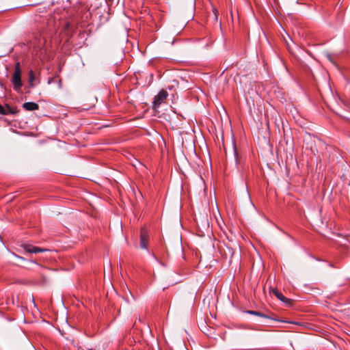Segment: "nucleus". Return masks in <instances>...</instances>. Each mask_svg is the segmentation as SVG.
<instances>
[{
  "instance_id": "nucleus-1",
  "label": "nucleus",
  "mask_w": 350,
  "mask_h": 350,
  "mask_svg": "<svg viewBox=\"0 0 350 350\" xmlns=\"http://www.w3.org/2000/svg\"><path fill=\"white\" fill-rule=\"evenodd\" d=\"M22 70L21 68L20 62H16L14 66V72L12 75L11 82L13 85V88L15 91L19 92L23 86V82L21 80Z\"/></svg>"
},
{
  "instance_id": "nucleus-2",
  "label": "nucleus",
  "mask_w": 350,
  "mask_h": 350,
  "mask_svg": "<svg viewBox=\"0 0 350 350\" xmlns=\"http://www.w3.org/2000/svg\"><path fill=\"white\" fill-rule=\"evenodd\" d=\"M168 96V93L166 90L162 89L159 92L154 96L152 101V109L154 111H157L160 105L165 102Z\"/></svg>"
},
{
  "instance_id": "nucleus-3",
  "label": "nucleus",
  "mask_w": 350,
  "mask_h": 350,
  "mask_svg": "<svg viewBox=\"0 0 350 350\" xmlns=\"http://www.w3.org/2000/svg\"><path fill=\"white\" fill-rule=\"evenodd\" d=\"M149 241V234L148 230L143 227L140 232V247L142 249H147Z\"/></svg>"
},
{
  "instance_id": "nucleus-4",
  "label": "nucleus",
  "mask_w": 350,
  "mask_h": 350,
  "mask_svg": "<svg viewBox=\"0 0 350 350\" xmlns=\"http://www.w3.org/2000/svg\"><path fill=\"white\" fill-rule=\"evenodd\" d=\"M22 247L27 252L32 253V254L43 252H45L47 250L46 249L33 246V245H29V244H24L22 245Z\"/></svg>"
},
{
  "instance_id": "nucleus-5",
  "label": "nucleus",
  "mask_w": 350,
  "mask_h": 350,
  "mask_svg": "<svg viewBox=\"0 0 350 350\" xmlns=\"http://www.w3.org/2000/svg\"><path fill=\"white\" fill-rule=\"evenodd\" d=\"M23 107L27 111H35L38 109L39 105L33 102H27L23 104Z\"/></svg>"
},
{
  "instance_id": "nucleus-6",
  "label": "nucleus",
  "mask_w": 350,
  "mask_h": 350,
  "mask_svg": "<svg viewBox=\"0 0 350 350\" xmlns=\"http://www.w3.org/2000/svg\"><path fill=\"white\" fill-rule=\"evenodd\" d=\"M10 113H13V111L9 106L7 105L6 107H4L3 105H0V114L8 115Z\"/></svg>"
},
{
  "instance_id": "nucleus-7",
  "label": "nucleus",
  "mask_w": 350,
  "mask_h": 350,
  "mask_svg": "<svg viewBox=\"0 0 350 350\" xmlns=\"http://www.w3.org/2000/svg\"><path fill=\"white\" fill-rule=\"evenodd\" d=\"M248 314H253V315H256V316H258V317H262V318H265V319H269V317L263 314V313H261L260 312H258V311H255V310H247L246 312Z\"/></svg>"
},
{
  "instance_id": "nucleus-8",
  "label": "nucleus",
  "mask_w": 350,
  "mask_h": 350,
  "mask_svg": "<svg viewBox=\"0 0 350 350\" xmlns=\"http://www.w3.org/2000/svg\"><path fill=\"white\" fill-rule=\"evenodd\" d=\"M35 80V75L32 70H30L29 72V84L31 88H33L34 86L33 81Z\"/></svg>"
},
{
  "instance_id": "nucleus-9",
  "label": "nucleus",
  "mask_w": 350,
  "mask_h": 350,
  "mask_svg": "<svg viewBox=\"0 0 350 350\" xmlns=\"http://www.w3.org/2000/svg\"><path fill=\"white\" fill-rule=\"evenodd\" d=\"M272 293L280 301H282V300H283V299H284V296L282 295V293H280L277 289H273Z\"/></svg>"
},
{
  "instance_id": "nucleus-10",
  "label": "nucleus",
  "mask_w": 350,
  "mask_h": 350,
  "mask_svg": "<svg viewBox=\"0 0 350 350\" xmlns=\"http://www.w3.org/2000/svg\"><path fill=\"white\" fill-rule=\"evenodd\" d=\"M281 301H282L285 304V306H288V307L292 306L294 304L293 299H288L285 297H284V299H283V300H282Z\"/></svg>"
},
{
  "instance_id": "nucleus-11",
  "label": "nucleus",
  "mask_w": 350,
  "mask_h": 350,
  "mask_svg": "<svg viewBox=\"0 0 350 350\" xmlns=\"http://www.w3.org/2000/svg\"><path fill=\"white\" fill-rule=\"evenodd\" d=\"M213 12L215 15V20H217V13H218L217 10L216 8H213Z\"/></svg>"
},
{
  "instance_id": "nucleus-12",
  "label": "nucleus",
  "mask_w": 350,
  "mask_h": 350,
  "mask_svg": "<svg viewBox=\"0 0 350 350\" xmlns=\"http://www.w3.org/2000/svg\"><path fill=\"white\" fill-rule=\"evenodd\" d=\"M329 266L331 267H334L332 263L329 264Z\"/></svg>"
},
{
  "instance_id": "nucleus-13",
  "label": "nucleus",
  "mask_w": 350,
  "mask_h": 350,
  "mask_svg": "<svg viewBox=\"0 0 350 350\" xmlns=\"http://www.w3.org/2000/svg\"><path fill=\"white\" fill-rule=\"evenodd\" d=\"M88 350H94V349H88Z\"/></svg>"
}]
</instances>
